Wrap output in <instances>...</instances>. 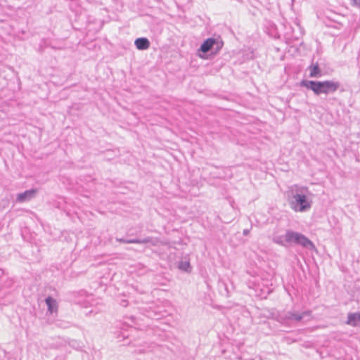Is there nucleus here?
Instances as JSON below:
<instances>
[{
  "label": "nucleus",
  "mask_w": 360,
  "mask_h": 360,
  "mask_svg": "<svg viewBox=\"0 0 360 360\" xmlns=\"http://www.w3.org/2000/svg\"><path fill=\"white\" fill-rule=\"evenodd\" d=\"M313 193L309 188L293 184L288 188L287 198L290 207L296 212H306L313 205Z\"/></svg>",
  "instance_id": "1"
},
{
  "label": "nucleus",
  "mask_w": 360,
  "mask_h": 360,
  "mask_svg": "<svg viewBox=\"0 0 360 360\" xmlns=\"http://www.w3.org/2000/svg\"><path fill=\"white\" fill-rule=\"evenodd\" d=\"M300 86L311 90L316 96L322 94H329L335 92L340 86L339 82L334 80L312 81L304 79L300 82Z\"/></svg>",
  "instance_id": "2"
},
{
  "label": "nucleus",
  "mask_w": 360,
  "mask_h": 360,
  "mask_svg": "<svg viewBox=\"0 0 360 360\" xmlns=\"http://www.w3.org/2000/svg\"><path fill=\"white\" fill-rule=\"evenodd\" d=\"M281 321L287 325H295L301 321H309L311 319L309 310L301 312L295 310L284 311L279 316Z\"/></svg>",
  "instance_id": "3"
},
{
  "label": "nucleus",
  "mask_w": 360,
  "mask_h": 360,
  "mask_svg": "<svg viewBox=\"0 0 360 360\" xmlns=\"http://www.w3.org/2000/svg\"><path fill=\"white\" fill-rule=\"evenodd\" d=\"M285 240L289 244L293 243L309 250H313L315 248L314 243L304 235L293 231H286Z\"/></svg>",
  "instance_id": "4"
},
{
  "label": "nucleus",
  "mask_w": 360,
  "mask_h": 360,
  "mask_svg": "<svg viewBox=\"0 0 360 360\" xmlns=\"http://www.w3.org/2000/svg\"><path fill=\"white\" fill-rule=\"evenodd\" d=\"M217 45V49L219 50L221 49V45L218 43L215 39L214 38H208L200 46L199 51L202 53H207L209 51L212 49L214 45Z\"/></svg>",
  "instance_id": "5"
},
{
  "label": "nucleus",
  "mask_w": 360,
  "mask_h": 360,
  "mask_svg": "<svg viewBox=\"0 0 360 360\" xmlns=\"http://www.w3.org/2000/svg\"><path fill=\"white\" fill-rule=\"evenodd\" d=\"M35 193V190H27L23 193H19L16 200L20 202H25L32 199L34 196Z\"/></svg>",
  "instance_id": "6"
},
{
  "label": "nucleus",
  "mask_w": 360,
  "mask_h": 360,
  "mask_svg": "<svg viewBox=\"0 0 360 360\" xmlns=\"http://www.w3.org/2000/svg\"><path fill=\"white\" fill-rule=\"evenodd\" d=\"M45 302L47 305L49 312H50L51 314L57 312L58 304L57 301L54 298L49 296L48 297L46 298Z\"/></svg>",
  "instance_id": "7"
},
{
  "label": "nucleus",
  "mask_w": 360,
  "mask_h": 360,
  "mask_svg": "<svg viewBox=\"0 0 360 360\" xmlns=\"http://www.w3.org/2000/svg\"><path fill=\"white\" fill-rule=\"evenodd\" d=\"M134 44L139 50H146L150 47V41L146 37L136 39L134 41Z\"/></svg>",
  "instance_id": "8"
},
{
  "label": "nucleus",
  "mask_w": 360,
  "mask_h": 360,
  "mask_svg": "<svg viewBox=\"0 0 360 360\" xmlns=\"http://www.w3.org/2000/svg\"><path fill=\"white\" fill-rule=\"evenodd\" d=\"M310 77H321V70L318 63L312 64L309 67Z\"/></svg>",
  "instance_id": "9"
},
{
  "label": "nucleus",
  "mask_w": 360,
  "mask_h": 360,
  "mask_svg": "<svg viewBox=\"0 0 360 360\" xmlns=\"http://www.w3.org/2000/svg\"><path fill=\"white\" fill-rule=\"evenodd\" d=\"M358 318V320H359V323L360 322V312H356V313H349L348 314V316H347V320L346 321V323L347 325H349L351 326H353V327H356V326H358L359 325V323H353V319L354 318Z\"/></svg>",
  "instance_id": "10"
},
{
  "label": "nucleus",
  "mask_w": 360,
  "mask_h": 360,
  "mask_svg": "<svg viewBox=\"0 0 360 360\" xmlns=\"http://www.w3.org/2000/svg\"><path fill=\"white\" fill-rule=\"evenodd\" d=\"M273 242L276 243V244H278V245L284 246V247H287L288 245H290L289 243H288L285 241V235L284 236H274L273 238Z\"/></svg>",
  "instance_id": "11"
},
{
  "label": "nucleus",
  "mask_w": 360,
  "mask_h": 360,
  "mask_svg": "<svg viewBox=\"0 0 360 360\" xmlns=\"http://www.w3.org/2000/svg\"><path fill=\"white\" fill-rule=\"evenodd\" d=\"M178 266H179V269L184 271L189 272L191 271V267L190 263L188 261H181L179 263Z\"/></svg>",
  "instance_id": "12"
},
{
  "label": "nucleus",
  "mask_w": 360,
  "mask_h": 360,
  "mask_svg": "<svg viewBox=\"0 0 360 360\" xmlns=\"http://www.w3.org/2000/svg\"><path fill=\"white\" fill-rule=\"evenodd\" d=\"M150 238H145L143 239H130L126 241V243H141V244H146L150 242Z\"/></svg>",
  "instance_id": "13"
},
{
  "label": "nucleus",
  "mask_w": 360,
  "mask_h": 360,
  "mask_svg": "<svg viewBox=\"0 0 360 360\" xmlns=\"http://www.w3.org/2000/svg\"><path fill=\"white\" fill-rule=\"evenodd\" d=\"M352 5L360 8V0H351Z\"/></svg>",
  "instance_id": "14"
},
{
  "label": "nucleus",
  "mask_w": 360,
  "mask_h": 360,
  "mask_svg": "<svg viewBox=\"0 0 360 360\" xmlns=\"http://www.w3.org/2000/svg\"><path fill=\"white\" fill-rule=\"evenodd\" d=\"M92 300V297H91V295H87V296H86V302H89L90 300Z\"/></svg>",
  "instance_id": "15"
},
{
  "label": "nucleus",
  "mask_w": 360,
  "mask_h": 360,
  "mask_svg": "<svg viewBox=\"0 0 360 360\" xmlns=\"http://www.w3.org/2000/svg\"><path fill=\"white\" fill-rule=\"evenodd\" d=\"M352 321H353L354 323H359L358 318H356V317L354 318Z\"/></svg>",
  "instance_id": "16"
},
{
  "label": "nucleus",
  "mask_w": 360,
  "mask_h": 360,
  "mask_svg": "<svg viewBox=\"0 0 360 360\" xmlns=\"http://www.w3.org/2000/svg\"><path fill=\"white\" fill-rule=\"evenodd\" d=\"M117 240H119L120 242L121 243H126V241H127L128 240H125V239H117Z\"/></svg>",
  "instance_id": "17"
},
{
  "label": "nucleus",
  "mask_w": 360,
  "mask_h": 360,
  "mask_svg": "<svg viewBox=\"0 0 360 360\" xmlns=\"http://www.w3.org/2000/svg\"><path fill=\"white\" fill-rule=\"evenodd\" d=\"M248 233H249V230H248V229H245V230H244V231H243V234H244L245 236L248 235Z\"/></svg>",
  "instance_id": "18"
}]
</instances>
